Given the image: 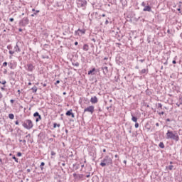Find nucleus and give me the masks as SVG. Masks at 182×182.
<instances>
[{
  "label": "nucleus",
  "mask_w": 182,
  "mask_h": 182,
  "mask_svg": "<svg viewBox=\"0 0 182 182\" xmlns=\"http://www.w3.org/2000/svg\"><path fill=\"white\" fill-rule=\"evenodd\" d=\"M10 102H11V103H14L15 102V100H11Z\"/></svg>",
  "instance_id": "79ce46f5"
},
{
  "label": "nucleus",
  "mask_w": 182,
  "mask_h": 182,
  "mask_svg": "<svg viewBox=\"0 0 182 182\" xmlns=\"http://www.w3.org/2000/svg\"><path fill=\"white\" fill-rule=\"evenodd\" d=\"M103 152H104V153H106V149H103Z\"/></svg>",
  "instance_id": "bf43d9fd"
},
{
  "label": "nucleus",
  "mask_w": 182,
  "mask_h": 182,
  "mask_svg": "<svg viewBox=\"0 0 182 182\" xmlns=\"http://www.w3.org/2000/svg\"><path fill=\"white\" fill-rule=\"evenodd\" d=\"M158 107H159L160 109H161L163 107V105L161 103L158 104Z\"/></svg>",
  "instance_id": "b1692460"
},
{
  "label": "nucleus",
  "mask_w": 182,
  "mask_h": 182,
  "mask_svg": "<svg viewBox=\"0 0 182 182\" xmlns=\"http://www.w3.org/2000/svg\"><path fill=\"white\" fill-rule=\"evenodd\" d=\"M23 127L27 130H31L33 127V122L31 119H26L23 122Z\"/></svg>",
  "instance_id": "7ed1b4c3"
},
{
  "label": "nucleus",
  "mask_w": 182,
  "mask_h": 182,
  "mask_svg": "<svg viewBox=\"0 0 182 182\" xmlns=\"http://www.w3.org/2000/svg\"><path fill=\"white\" fill-rule=\"evenodd\" d=\"M32 90H33V93H36V92H38V87H33L32 88Z\"/></svg>",
  "instance_id": "a211bd4d"
},
{
  "label": "nucleus",
  "mask_w": 182,
  "mask_h": 182,
  "mask_svg": "<svg viewBox=\"0 0 182 182\" xmlns=\"http://www.w3.org/2000/svg\"><path fill=\"white\" fill-rule=\"evenodd\" d=\"M0 99H2V94L0 92Z\"/></svg>",
  "instance_id": "603ef678"
},
{
  "label": "nucleus",
  "mask_w": 182,
  "mask_h": 182,
  "mask_svg": "<svg viewBox=\"0 0 182 182\" xmlns=\"http://www.w3.org/2000/svg\"><path fill=\"white\" fill-rule=\"evenodd\" d=\"M180 105H182V98L180 99Z\"/></svg>",
  "instance_id": "a18cd8bd"
},
{
  "label": "nucleus",
  "mask_w": 182,
  "mask_h": 182,
  "mask_svg": "<svg viewBox=\"0 0 182 182\" xmlns=\"http://www.w3.org/2000/svg\"><path fill=\"white\" fill-rule=\"evenodd\" d=\"M7 65H8V63L4 62V63H3V66H7Z\"/></svg>",
  "instance_id": "2f4dec72"
},
{
  "label": "nucleus",
  "mask_w": 182,
  "mask_h": 182,
  "mask_svg": "<svg viewBox=\"0 0 182 182\" xmlns=\"http://www.w3.org/2000/svg\"><path fill=\"white\" fill-rule=\"evenodd\" d=\"M166 139H170L171 140H175V141H178L180 140V137L177 132H173V131L168 130L166 133Z\"/></svg>",
  "instance_id": "f257e3e1"
},
{
  "label": "nucleus",
  "mask_w": 182,
  "mask_h": 182,
  "mask_svg": "<svg viewBox=\"0 0 182 182\" xmlns=\"http://www.w3.org/2000/svg\"><path fill=\"white\" fill-rule=\"evenodd\" d=\"M58 83H60V80H57L55 83V85H58Z\"/></svg>",
  "instance_id": "72a5a7b5"
},
{
  "label": "nucleus",
  "mask_w": 182,
  "mask_h": 182,
  "mask_svg": "<svg viewBox=\"0 0 182 182\" xmlns=\"http://www.w3.org/2000/svg\"><path fill=\"white\" fill-rule=\"evenodd\" d=\"M124 164H126V163H127V161H124Z\"/></svg>",
  "instance_id": "0e129e2a"
},
{
  "label": "nucleus",
  "mask_w": 182,
  "mask_h": 182,
  "mask_svg": "<svg viewBox=\"0 0 182 182\" xmlns=\"http://www.w3.org/2000/svg\"><path fill=\"white\" fill-rule=\"evenodd\" d=\"M132 122H134V123H137V117L132 115Z\"/></svg>",
  "instance_id": "2eb2a0df"
},
{
  "label": "nucleus",
  "mask_w": 182,
  "mask_h": 182,
  "mask_svg": "<svg viewBox=\"0 0 182 182\" xmlns=\"http://www.w3.org/2000/svg\"><path fill=\"white\" fill-rule=\"evenodd\" d=\"M78 44H79V43H77V41H75V46H77Z\"/></svg>",
  "instance_id": "c03bdc74"
},
{
  "label": "nucleus",
  "mask_w": 182,
  "mask_h": 182,
  "mask_svg": "<svg viewBox=\"0 0 182 182\" xmlns=\"http://www.w3.org/2000/svg\"><path fill=\"white\" fill-rule=\"evenodd\" d=\"M156 126L157 127H159L160 126V124H159V123H156Z\"/></svg>",
  "instance_id": "49530a36"
},
{
  "label": "nucleus",
  "mask_w": 182,
  "mask_h": 182,
  "mask_svg": "<svg viewBox=\"0 0 182 182\" xmlns=\"http://www.w3.org/2000/svg\"><path fill=\"white\" fill-rule=\"evenodd\" d=\"M146 73V69L141 70V73Z\"/></svg>",
  "instance_id": "c756f323"
},
{
  "label": "nucleus",
  "mask_w": 182,
  "mask_h": 182,
  "mask_svg": "<svg viewBox=\"0 0 182 182\" xmlns=\"http://www.w3.org/2000/svg\"><path fill=\"white\" fill-rule=\"evenodd\" d=\"M141 5L142 6H144V7L146 6V4L144 2H142Z\"/></svg>",
  "instance_id": "c9c22d12"
},
{
  "label": "nucleus",
  "mask_w": 182,
  "mask_h": 182,
  "mask_svg": "<svg viewBox=\"0 0 182 182\" xmlns=\"http://www.w3.org/2000/svg\"><path fill=\"white\" fill-rule=\"evenodd\" d=\"M28 173L31 172V169L27 170Z\"/></svg>",
  "instance_id": "13d9d810"
},
{
  "label": "nucleus",
  "mask_w": 182,
  "mask_h": 182,
  "mask_svg": "<svg viewBox=\"0 0 182 182\" xmlns=\"http://www.w3.org/2000/svg\"><path fill=\"white\" fill-rule=\"evenodd\" d=\"M74 66H79V63H75V64H73Z\"/></svg>",
  "instance_id": "473e14b6"
},
{
  "label": "nucleus",
  "mask_w": 182,
  "mask_h": 182,
  "mask_svg": "<svg viewBox=\"0 0 182 182\" xmlns=\"http://www.w3.org/2000/svg\"><path fill=\"white\" fill-rule=\"evenodd\" d=\"M36 14H38V12H39V10H36Z\"/></svg>",
  "instance_id": "680f3d73"
},
{
  "label": "nucleus",
  "mask_w": 182,
  "mask_h": 182,
  "mask_svg": "<svg viewBox=\"0 0 182 182\" xmlns=\"http://www.w3.org/2000/svg\"><path fill=\"white\" fill-rule=\"evenodd\" d=\"M19 141L24 143V144H25V143H26V140H25V139H23V140L19 139Z\"/></svg>",
  "instance_id": "5701e85b"
},
{
  "label": "nucleus",
  "mask_w": 182,
  "mask_h": 182,
  "mask_svg": "<svg viewBox=\"0 0 182 182\" xmlns=\"http://www.w3.org/2000/svg\"><path fill=\"white\" fill-rule=\"evenodd\" d=\"M15 124H16V125L18 126V124H19V122L16 121V122H15Z\"/></svg>",
  "instance_id": "e433bc0d"
},
{
  "label": "nucleus",
  "mask_w": 182,
  "mask_h": 182,
  "mask_svg": "<svg viewBox=\"0 0 182 182\" xmlns=\"http://www.w3.org/2000/svg\"><path fill=\"white\" fill-rule=\"evenodd\" d=\"M107 23H109V21H108V20H106V21H105V25H107Z\"/></svg>",
  "instance_id": "58836bf2"
},
{
  "label": "nucleus",
  "mask_w": 182,
  "mask_h": 182,
  "mask_svg": "<svg viewBox=\"0 0 182 182\" xmlns=\"http://www.w3.org/2000/svg\"><path fill=\"white\" fill-rule=\"evenodd\" d=\"M19 31H20V32H22V29H21V28H20V29H19Z\"/></svg>",
  "instance_id": "338daca9"
},
{
  "label": "nucleus",
  "mask_w": 182,
  "mask_h": 182,
  "mask_svg": "<svg viewBox=\"0 0 182 182\" xmlns=\"http://www.w3.org/2000/svg\"><path fill=\"white\" fill-rule=\"evenodd\" d=\"M33 117H37L36 119V123H38V122H39L40 120H42V117L41 116V114H39V112H36L33 114Z\"/></svg>",
  "instance_id": "39448f33"
},
{
  "label": "nucleus",
  "mask_w": 182,
  "mask_h": 182,
  "mask_svg": "<svg viewBox=\"0 0 182 182\" xmlns=\"http://www.w3.org/2000/svg\"><path fill=\"white\" fill-rule=\"evenodd\" d=\"M53 127H54V128L60 127V124H56V123H54Z\"/></svg>",
  "instance_id": "aec40b11"
},
{
  "label": "nucleus",
  "mask_w": 182,
  "mask_h": 182,
  "mask_svg": "<svg viewBox=\"0 0 182 182\" xmlns=\"http://www.w3.org/2000/svg\"><path fill=\"white\" fill-rule=\"evenodd\" d=\"M35 68L33 67V65L32 64H27V68L26 70L28 71V72H33V69Z\"/></svg>",
  "instance_id": "0eeeda50"
},
{
  "label": "nucleus",
  "mask_w": 182,
  "mask_h": 182,
  "mask_svg": "<svg viewBox=\"0 0 182 182\" xmlns=\"http://www.w3.org/2000/svg\"><path fill=\"white\" fill-rule=\"evenodd\" d=\"M0 83L1 85H6V80L0 81Z\"/></svg>",
  "instance_id": "4be33fe9"
},
{
  "label": "nucleus",
  "mask_w": 182,
  "mask_h": 182,
  "mask_svg": "<svg viewBox=\"0 0 182 182\" xmlns=\"http://www.w3.org/2000/svg\"><path fill=\"white\" fill-rule=\"evenodd\" d=\"M28 23H29V19H28V18H23L21 21H20V24L21 25H28Z\"/></svg>",
  "instance_id": "423d86ee"
},
{
  "label": "nucleus",
  "mask_w": 182,
  "mask_h": 182,
  "mask_svg": "<svg viewBox=\"0 0 182 182\" xmlns=\"http://www.w3.org/2000/svg\"><path fill=\"white\" fill-rule=\"evenodd\" d=\"M172 63H173V65H176V63H177L176 62V60H173Z\"/></svg>",
  "instance_id": "ea45409f"
},
{
  "label": "nucleus",
  "mask_w": 182,
  "mask_h": 182,
  "mask_svg": "<svg viewBox=\"0 0 182 182\" xmlns=\"http://www.w3.org/2000/svg\"><path fill=\"white\" fill-rule=\"evenodd\" d=\"M43 87H46V84H43Z\"/></svg>",
  "instance_id": "5fc2aeb1"
},
{
  "label": "nucleus",
  "mask_w": 182,
  "mask_h": 182,
  "mask_svg": "<svg viewBox=\"0 0 182 182\" xmlns=\"http://www.w3.org/2000/svg\"><path fill=\"white\" fill-rule=\"evenodd\" d=\"M31 85H32V83H31V82H28V86H31Z\"/></svg>",
  "instance_id": "052dcab7"
},
{
  "label": "nucleus",
  "mask_w": 182,
  "mask_h": 182,
  "mask_svg": "<svg viewBox=\"0 0 182 182\" xmlns=\"http://www.w3.org/2000/svg\"><path fill=\"white\" fill-rule=\"evenodd\" d=\"M112 164H113V161L112 160V158H110L109 156H105L102 162L100 163V166L102 167H105L106 166H111Z\"/></svg>",
  "instance_id": "f03ea898"
},
{
  "label": "nucleus",
  "mask_w": 182,
  "mask_h": 182,
  "mask_svg": "<svg viewBox=\"0 0 182 182\" xmlns=\"http://www.w3.org/2000/svg\"><path fill=\"white\" fill-rule=\"evenodd\" d=\"M102 70L103 71L104 75H107V73H109V69L107 67L105 66L102 68Z\"/></svg>",
  "instance_id": "1a4fd4ad"
},
{
  "label": "nucleus",
  "mask_w": 182,
  "mask_h": 182,
  "mask_svg": "<svg viewBox=\"0 0 182 182\" xmlns=\"http://www.w3.org/2000/svg\"><path fill=\"white\" fill-rule=\"evenodd\" d=\"M173 167H174V166H172V165H170V166H168L169 170H173Z\"/></svg>",
  "instance_id": "cd10ccee"
},
{
  "label": "nucleus",
  "mask_w": 182,
  "mask_h": 182,
  "mask_svg": "<svg viewBox=\"0 0 182 182\" xmlns=\"http://www.w3.org/2000/svg\"><path fill=\"white\" fill-rule=\"evenodd\" d=\"M14 52H21V48H19V46H18V45L14 47Z\"/></svg>",
  "instance_id": "ddd939ff"
},
{
  "label": "nucleus",
  "mask_w": 182,
  "mask_h": 182,
  "mask_svg": "<svg viewBox=\"0 0 182 182\" xmlns=\"http://www.w3.org/2000/svg\"><path fill=\"white\" fill-rule=\"evenodd\" d=\"M13 159L15 160V161H16V163H18V158L13 156Z\"/></svg>",
  "instance_id": "a878e982"
},
{
  "label": "nucleus",
  "mask_w": 182,
  "mask_h": 182,
  "mask_svg": "<svg viewBox=\"0 0 182 182\" xmlns=\"http://www.w3.org/2000/svg\"><path fill=\"white\" fill-rule=\"evenodd\" d=\"M0 163H1V164H2V159H0Z\"/></svg>",
  "instance_id": "6e6d98bb"
},
{
  "label": "nucleus",
  "mask_w": 182,
  "mask_h": 182,
  "mask_svg": "<svg viewBox=\"0 0 182 182\" xmlns=\"http://www.w3.org/2000/svg\"><path fill=\"white\" fill-rule=\"evenodd\" d=\"M14 53H15V51L14 50V51H12V50H10L9 51V54L10 55H14Z\"/></svg>",
  "instance_id": "c85d7f7f"
},
{
  "label": "nucleus",
  "mask_w": 182,
  "mask_h": 182,
  "mask_svg": "<svg viewBox=\"0 0 182 182\" xmlns=\"http://www.w3.org/2000/svg\"><path fill=\"white\" fill-rule=\"evenodd\" d=\"M159 146L161 149H164V144L163 142H160Z\"/></svg>",
  "instance_id": "f3484780"
},
{
  "label": "nucleus",
  "mask_w": 182,
  "mask_h": 182,
  "mask_svg": "<svg viewBox=\"0 0 182 182\" xmlns=\"http://www.w3.org/2000/svg\"><path fill=\"white\" fill-rule=\"evenodd\" d=\"M35 15H36V13L31 14V16H35Z\"/></svg>",
  "instance_id": "de8ad7c7"
},
{
  "label": "nucleus",
  "mask_w": 182,
  "mask_h": 182,
  "mask_svg": "<svg viewBox=\"0 0 182 182\" xmlns=\"http://www.w3.org/2000/svg\"><path fill=\"white\" fill-rule=\"evenodd\" d=\"M83 50H85V52H87V50H89V46L87 44H85L83 46Z\"/></svg>",
  "instance_id": "f8f14e48"
},
{
  "label": "nucleus",
  "mask_w": 182,
  "mask_h": 182,
  "mask_svg": "<svg viewBox=\"0 0 182 182\" xmlns=\"http://www.w3.org/2000/svg\"><path fill=\"white\" fill-rule=\"evenodd\" d=\"M159 114H164V112H159Z\"/></svg>",
  "instance_id": "a19ab883"
},
{
  "label": "nucleus",
  "mask_w": 182,
  "mask_h": 182,
  "mask_svg": "<svg viewBox=\"0 0 182 182\" xmlns=\"http://www.w3.org/2000/svg\"><path fill=\"white\" fill-rule=\"evenodd\" d=\"M96 69L93 68L92 70L88 72V75H93V72H95Z\"/></svg>",
  "instance_id": "dca6fc26"
},
{
  "label": "nucleus",
  "mask_w": 182,
  "mask_h": 182,
  "mask_svg": "<svg viewBox=\"0 0 182 182\" xmlns=\"http://www.w3.org/2000/svg\"><path fill=\"white\" fill-rule=\"evenodd\" d=\"M86 112L91 113V114H93V112H95V107L93 105L89 106L84 109V112L86 113Z\"/></svg>",
  "instance_id": "20e7f679"
},
{
  "label": "nucleus",
  "mask_w": 182,
  "mask_h": 182,
  "mask_svg": "<svg viewBox=\"0 0 182 182\" xmlns=\"http://www.w3.org/2000/svg\"><path fill=\"white\" fill-rule=\"evenodd\" d=\"M138 127H139V123H136V124H135V128H136V129H138Z\"/></svg>",
  "instance_id": "7c9ffc66"
},
{
  "label": "nucleus",
  "mask_w": 182,
  "mask_h": 182,
  "mask_svg": "<svg viewBox=\"0 0 182 182\" xmlns=\"http://www.w3.org/2000/svg\"><path fill=\"white\" fill-rule=\"evenodd\" d=\"M86 5V1H81V6H85Z\"/></svg>",
  "instance_id": "412c9836"
},
{
  "label": "nucleus",
  "mask_w": 182,
  "mask_h": 182,
  "mask_svg": "<svg viewBox=\"0 0 182 182\" xmlns=\"http://www.w3.org/2000/svg\"><path fill=\"white\" fill-rule=\"evenodd\" d=\"M139 62H141V63H143V62H144V60H140Z\"/></svg>",
  "instance_id": "3c124183"
},
{
  "label": "nucleus",
  "mask_w": 182,
  "mask_h": 182,
  "mask_svg": "<svg viewBox=\"0 0 182 182\" xmlns=\"http://www.w3.org/2000/svg\"><path fill=\"white\" fill-rule=\"evenodd\" d=\"M43 166H45V162H41V164L40 165V168L41 170H43Z\"/></svg>",
  "instance_id": "6ab92c4d"
},
{
  "label": "nucleus",
  "mask_w": 182,
  "mask_h": 182,
  "mask_svg": "<svg viewBox=\"0 0 182 182\" xmlns=\"http://www.w3.org/2000/svg\"><path fill=\"white\" fill-rule=\"evenodd\" d=\"M180 105H181V104H180V102H179V104L176 103V106H178V107H180Z\"/></svg>",
  "instance_id": "4c0bfd02"
},
{
  "label": "nucleus",
  "mask_w": 182,
  "mask_h": 182,
  "mask_svg": "<svg viewBox=\"0 0 182 182\" xmlns=\"http://www.w3.org/2000/svg\"><path fill=\"white\" fill-rule=\"evenodd\" d=\"M65 114L66 116H71L72 117H75V114L72 113V109L68 110Z\"/></svg>",
  "instance_id": "9b49d317"
},
{
  "label": "nucleus",
  "mask_w": 182,
  "mask_h": 182,
  "mask_svg": "<svg viewBox=\"0 0 182 182\" xmlns=\"http://www.w3.org/2000/svg\"><path fill=\"white\" fill-rule=\"evenodd\" d=\"M81 167L83 168V167H85V165H82Z\"/></svg>",
  "instance_id": "774afa93"
},
{
  "label": "nucleus",
  "mask_w": 182,
  "mask_h": 182,
  "mask_svg": "<svg viewBox=\"0 0 182 182\" xmlns=\"http://www.w3.org/2000/svg\"><path fill=\"white\" fill-rule=\"evenodd\" d=\"M62 166H65V163H63V164H62Z\"/></svg>",
  "instance_id": "e2e57ef3"
},
{
  "label": "nucleus",
  "mask_w": 182,
  "mask_h": 182,
  "mask_svg": "<svg viewBox=\"0 0 182 182\" xmlns=\"http://www.w3.org/2000/svg\"><path fill=\"white\" fill-rule=\"evenodd\" d=\"M80 32H81L82 33H85V32H86V31H85V30H80V29H79L78 30Z\"/></svg>",
  "instance_id": "bb28decb"
},
{
  "label": "nucleus",
  "mask_w": 182,
  "mask_h": 182,
  "mask_svg": "<svg viewBox=\"0 0 182 182\" xmlns=\"http://www.w3.org/2000/svg\"><path fill=\"white\" fill-rule=\"evenodd\" d=\"M10 22H14V18H9Z\"/></svg>",
  "instance_id": "f704fd0d"
},
{
  "label": "nucleus",
  "mask_w": 182,
  "mask_h": 182,
  "mask_svg": "<svg viewBox=\"0 0 182 182\" xmlns=\"http://www.w3.org/2000/svg\"><path fill=\"white\" fill-rule=\"evenodd\" d=\"M32 11H33V12H35V9H32Z\"/></svg>",
  "instance_id": "69168bd1"
},
{
  "label": "nucleus",
  "mask_w": 182,
  "mask_h": 182,
  "mask_svg": "<svg viewBox=\"0 0 182 182\" xmlns=\"http://www.w3.org/2000/svg\"><path fill=\"white\" fill-rule=\"evenodd\" d=\"M21 156H22V153L18 152L17 156H18V157H21Z\"/></svg>",
  "instance_id": "393cba45"
},
{
  "label": "nucleus",
  "mask_w": 182,
  "mask_h": 182,
  "mask_svg": "<svg viewBox=\"0 0 182 182\" xmlns=\"http://www.w3.org/2000/svg\"><path fill=\"white\" fill-rule=\"evenodd\" d=\"M90 102L91 103H93V104L97 103V97L95 96L91 97Z\"/></svg>",
  "instance_id": "9d476101"
},
{
  "label": "nucleus",
  "mask_w": 182,
  "mask_h": 182,
  "mask_svg": "<svg viewBox=\"0 0 182 182\" xmlns=\"http://www.w3.org/2000/svg\"><path fill=\"white\" fill-rule=\"evenodd\" d=\"M9 119H11V120H14V119H15V115H14V114H9Z\"/></svg>",
  "instance_id": "4468645a"
},
{
  "label": "nucleus",
  "mask_w": 182,
  "mask_h": 182,
  "mask_svg": "<svg viewBox=\"0 0 182 182\" xmlns=\"http://www.w3.org/2000/svg\"><path fill=\"white\" fill-rule=\"evenodd\" d=\"M51 156H55V152H51Z\"/></svg>",
  "instance_id": "8fccbe9b"
},
{
  "label": "nucleus",
  "mask_w": 182,
  "mask_h": 182,
  "mask_svg": "<svg viewBox=\"0 0 182 182\" xmlns=\"http://www.w3.org/2000/svg\"><path fill=\"white\" fill-rule=\"evenodd\" d=\"M86 177H87V178H89V177H90V173H89L88 175H87Z\"/></svg>",
  "instance_id": "37998d69"
},
{
  "label": "nucleus",
  "mask_w": 182,
  "mask_h": 182,
  "mask_svg": "<svg viewBox=\"0 0 182 182\" xmlns=\"http://www.w3.org/2000/svg\"><path fill=\"white\" fill-rule=\"evenodd\" d=\"M143 11L144 12H151V7H150V6H146Z\"/></svg>",
  "instance_id": "6e6552de"
},
{
  "label": "nucleus",
  "mask_w": 182,
  "mask_h": 182,
  "mask_svg": "<svg viewBox=\"0 0 182 182\" xmlns=\"http://www.w3.org/2000/svg\"><path fill=\"white\" fill-rule=\"evenodd\" d=\"M166 122H170V119L168 118V119H166Z\"/></svg>",
  "instance_id": "4d7b16f0"
},
{
  "label": "nucleus",
  "mask_w": 182,
  "mask_h": 182,
  "mask_svg": "<svg viewBox=\"0 0 182 182\" xmlns=\"http://www.w3.org/2000/svg\"><path fill=\"white\" fill-rule=\"evenodd\" d=\"M7 49H11V47L9 46H8Z\"/></svg>",
  "instance_id": "864d4df0"
},
{
  "label": "nucleus",
  "mask_w": 182,
  "mask_h": 182,
  "mask_svg": "<svg viewBox=\"0 0 182 182\" xmlns=\"http://www.w3.org/2000/svg\"><path fill=\"white\" fill-rule=\"evenodd\" d=\"M114 157H115V159H117V157H119V155L116 154V155L114 156Z\"/></svg>",
  "instance_id": "09e8293b"
}]
</instances>
